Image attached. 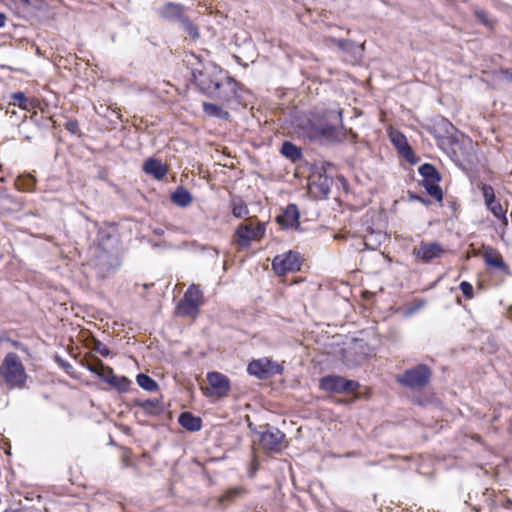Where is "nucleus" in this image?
<instances>
[{
	"instance_id": "obj_1",
	"label": "nucleus",
	"mask_w": 512,
	"mask_h": 512,
	"mask_svg": "<svg viewBox=\"0 0 512 512\" xmlns=\"http://www.w3.org/2000/svg\"><path fill=\"white\" fill-rule=\"evenodd\" d=\"M220 78L213 81L212 84L207 83L206 76L201 75L199 78V86L208 94L214 95L223 101H230L237 94V83L231 78L223 74L219 70Z\"/></svg>"
},
{
	"instance_id": "obj_2",
	"label": "nucleus",
	"mask_w": 512,
	"mask_h": 512,
	"mask_svg": "<svg viewBox=\"0 0 512 512\" xmlns=\"http://www.w3.org/2000/svg\"><path fill=\"white\" fill-rule=\"evenodd\" d=\"M0 375L5 379L10 387H22L27 379L24 366L15 353H9L5 356L1 366Z\"/></svg>"
},
{
	"instance_id": "obj_3",
	"label": "nucleus",
	"mask_w": 512,
	"mask_h": 512,
	"mask_svg": "<svg viewBox=\"0 0 512 512\" xmlns=\"http://www.w3.org/2000/svg\"><path fill=\"white\" fill-rule=\"evenodd\" d=\"M325 123L309 122L306 135L310 139H317L319 137L334 138L336 135V124H340L342 121L341 110L330 111L324 116Z\"/></svg>"
},
{
	"instance_id": "obj_4",
	"label": "nucleus",
	"mask_w": 512,
	"mask_h": 512,
	"mask_svg": "<svg viewBox=\"0 0 512 512\" xmlns=\"http://www.w3.org/2000/svg\"><path fill=\"white\" fill-rule=\"evenodd\" d=\"M266 227L264 223H254L252 221L240 224L234 233V241L240 249L250 247L252 241H259L265 235Z\"/></svg>"
},
{
	"instance_id": "obj_5",
	"label": "nucleus",
	"mask_w": 512,
	"mask_h": 512,
	"mask_svg": "<svg viewBox=\"0 0 512 512\" xmlns=\"http://www.w3.org/2000/svg\"><path fill=\"white\" fill-rule=\"evenodd\" d=\"M203 304V293L196 285H191L177 305V313L181 316L195 317Z\"/></svg>"
},
{
	"instance_id": "obj_6",
	"label": "nucleus",
	"mask_w": 512,
	"mask_h": 512,
	"mask_svg": "<svg viewBox=\"0 0 512 512\" xmlns=\"http://www.w3.org/2000/svg\"><path fill=\"white\" fill-rule=\"evenodd\" d=\"M207 381L209 387L202 388L205 396L219 399L228 395L230 380L226 375L216 371L208 372Z\"/></svg>"
},
{
	"instance_id": "obj_7",
	"label": "nucleus",
	"mask_w": 512,
	"mask_h": 512,
	"mask_svg": "<svg viewBox=\"0 0 512 512\" xmlns=\"http://www.w3.org/2000/svg\"><path fill=\"white\" fill-rule=\"evenodd\" d=\"M481 191L486 208L502 223L504 227H506L508 225L507 209L503 208L501 203L496 199L493 187L483 184L481 186Z\"/></svg>"
},
{
	"instance_id": "obj_8",
	"label": "nucleus",
	"mask_w": 512,
	"mask_h": 512,
	"mask_svg": "<svg viewBox=\"0 0 512 512\" xmlns=\"http://www.w3.org/2000/svg\"><path fill=\"white\" fill-rule=\"evenodd\" d=\"M301 261L298 253L293 251L285 252L274 257L272 261L273 270L277 275H285L300 269Z\"/></svg>"
},
{
	"instance_id": "obj_9",
	"label": "nucleus",
	"mask_w": 512,
	"mask_h": 512,
	"mask_svg": "<svg viewBox=\"0 0 512 512\" xmlns=\"http://www.w3.org/2000/svg\"><path fill=\"white\" fill-rule=\"evenodd\" d=\"M430 371L425 365H418L405 371L402 376L397 378L398 382L407 387H420L428 383Z\"/></svg>"
},
{
	"instance_id": "obj_10",
	"label": "nucleus",
	"mask_w": 512,
	"mask_h": 512,
	"mask_svg": "<svg viewBox=\"0 0 512 512\" xmlns=\"http://www.w3.org/2000/svg\"><path fill=\"white\" fill-rule=\"evenodd\" d=\"M358 384L351 380L337 375L325 376L320 381V388L326 392L343 393L353 392L357 389Z\"/></svg>"
},
{
	"instance_id": "obj_11",
	"label": "nucleus",
	"mask_w": 512,
	"mask_h": 512,
	"mask_svg": "<svg viewBox=\"0 0 512 512\" xmlns=\"http://www.w3.org/2000/svg\"><path fill=\"white\" fill-rule=\"evenodd\" d=\"M260 445L266 451L280 452L285 444V435L277 428H268L260 436Z\"/></svg>"
},
{
	"instance_id": "obj_12",
	"label": "nucleus",
	"mask_w": 512,
	"mask_h": 512,
	"mask_svg": "<svg viewBox=\"0 0 512 512\" xmlns=\"http://www.w3.org/2000/svg\"><path fill=\"white\" fill-rule=\"evenodd\" d=\"M444 253V248L437 242H421L412 251L416 259L425 263L440 258Z\"/></svg>"
},
{
	"instance_id": "obj_13",
	"label": "nucleus",
	"mask_w": 512,
	"mask_h": 512,
	"mask_svg": "<svg viewBox=\"0 0 512 512\" xmlns=\"http://www.w3.org/2000/svg\"><path fill=\"white\" fill-rule=\"evenodd\" d=\"M247 371L250 375L265 379L274 373H280V366L264 357L250 362Z\"/></svg>"
},
{
	"instance_id": "obj_14",
	"label": "nucleus",
	"mask_w": 512,
	"mask_h": 512,
	"mask_svg": "<svg viewBox=\"0 0 512 512\" xmlns=\"http://www.w3.org/2000/svg\"><path fill=\"white\" fill-rule=\"evenodd\" d=\"M299 211L296 205H288L282 214L277 216V222L283 228H297L299 226Z\"/></svg>"
},
{
	"instance_id": "obj_15",
	"label": "nucleus",
	"mask_w": 512,
	"mask_h": 512,
	"mask_svg": "<svg viewBox=\"0 0 512 512\" xmlns=\"http://www.w3.org/2000/svg\"><path fill=\"white\" fill-rule=\"evenodd\" d=\"M143 171L153 176L155 179L160 180L165 177L168 169L160 160L149 158L143 164Z\"/></svg>"
},
{
	"instance_id": "obj_16",
	"label": "nucleus",
	"mask_w": 512,
	"mask_h": 512,
	"mask_svg": "<svg viewBox=\"0 0 512 512\" xmlns=\"http://www.w3.org/2000/svg\"><path fill=\"white\" fill-rule=\"evenodd\" d=\"M390 139L398 151L407 159L413 154L407 143L406 137L402 133L398 131H391Z\"/></svg>"
},
{
	"instance_id": "obj_17",
	"label": "nucleus",
	"mask_w": 512,
	"mask_h": 512,
	"mask_svg": "<svg viewBox=\"0 0 512 512\" xmlns=\"http://www.w3.org/2000/svg\"><path fill=\"white\" fill-rule=\"evenodd\" d=\"M179 423L185 429L195 432L199 431L202 427V421L199 417L193 416L189 412H184L179 416Z\"/></svg>"
},
{
	"instance_id": "obj_18",
	"label": "nucleus",
	"mask_w": 512,
	"mask_h": 512,
	"mask_svg": "<svg viewBox=\"0 0 512 512\" xmlns=\"http://www.w3.org/2000/svg\"><path fill=\"white\" fill-rule=\"evenodd\" d=\"M485 263L491 267H495L499 270H506V265L502 259V256L495 250L488 248L484 252Z\"/></svg>"
},
{
	"instance_id": "obj_19",
	"label": "nucleus",
	"mask_w": 512,
	"mask_h": 512,
	"mask_svg": "<svg viewBox=\"0 0 512 512\" xmlns=\"http://www.w3.org/2000/svg\"><path fill=\"white\" fill-rule=\"evenodd\" d=\"M174 204L180 207H187L192 202V195L183 187H178L171 195Z\"/></svg>"
},
{
	"instance_id": "obj_20",
	"label": "nucleus",
	"mask_w": 512,
	"mask_h": 512,
	"mask_svg": "<svg viewBox=\"0 0 512 512\" xmlns=\"http://www.w3.org/2000/svg\"><path fill=\"white\" fill-rule=\"evenodd\" d=\"M161 15L167 19L183 18V7L176 3H167L161 9Z\"/></svg>"
},
{
	"instance_id": "obj_21",
	"label": "nucleus",
	"mask_w": 512,
	"mask_h": 512,
	"mask_svg": "<svg viewBox=\"0 0 512 512\" xmlns=\"http://www.w3.org/2000/svg\"><path fill=\"white\" fill-rule=\"evenodd\" d=\"M36 180L32 175H21L16 178L15 186L18 190L23 192H30L34 189Z\"/></svg>"
},
{
	"instance_id": "obj_22",
	"label": "nucleus",
	"mask_w": 512,
	"mask_h": 512,
	"mask_svg": "<svg viewBox=\"0 0 512 512\" xmlns=\"http://www.w3.org/2000/svg\"><path fill=\"white\" fill-rule=\"evenodd\" d=\"M419 173L424 178V183L438 182L440 180L439 173L431 164H423L419 167Z\"/></svg>"
},
{
	"instance_id": "obj_23",
	"label": "nucleus",
	"mask_w": 512,
	"mask_h": 512,
	"mask_svg": "<svg viewBox=\"0 0 512 512\" xmlns=\"http://www.w3.org/2000/svg\"><path fill=\"white\" fill-rule=\"evenodd\" d=\"M136 405L149 414H158L161 411L160 401L157 399L137 400Z\"/></svg>"
},
{
	"instance_id": "obj_24",
	"label": "nucleus",
	"mask_w": 512,
	"mask_h": 512,
	"mask_svg": "<svg viewBox=\"0 0 512 512\" xmlns=\"http://www.w3.org/2000/svg\"><path fill=\"white\" fill-rule=\"evenodd\" d=\"M281 153L286 158L295 161L301 158L300 149L291 142H284L281 148Z\"/></svg>"
},
{
	"instance_id": "obj_25",
	"label": "nucleus",
	"mask_w": 512,
	"mask_h": 512,
	"mask_svg": "<svg viewBox=\"0 0 512 512\" xmlns=\"http://www.w3.org/2000/svg\"><path fill=\"white\" fill-rule=\"evenodd\" d=\"M107 383L118 389L120 392H125L128 390L131 381L125 376L114 375L109 377V379L107 378Z\"/></svg>"
},
{
	"instance_id": "obj_26",
	"label": "nucleus",
	"mask_w": 512,
	"mask_h": 512,
	"mask_svg": "<svg viewBox=\"0 0 512 512\" xmlns=\"http://www.w3.org/2000/svg\"><path fill=\"white\" fill-rule=\"evenodd\" d=\"M203 110L207 115L221 118V119H226L229 116V113L227 111H225L221 107H219L215 104H211V103H204Z\"/></svg>"
},
{
	"instance_id": "obj_27",
	"label": "nucleus",
	"mask_w": 512,
	"mask_h": 512,
	"mask_svg": "<svg viewBox=\"0 0 512 512\" xmlns=\"http://www.w3.org/2000/svg\"><path fill=\"white\" fill-rule=\"evenodd\" d=\"M137 383L141 388L150 392L155 391L158 387L156 381L146 374H138Z\"/></svg>"
},
{
	"instance_id": "obj_28",
	"label": "nucleus",
	"mask_w": 512,
	"mask_h": 512,
	"mask_svg": "<svg viewBox=\"0 0 512 512\" xmlns=\"http://www.w3.org/2000/svg\"><path fill=\"white\" fill-rule=\"evenodd\" d=\"M315 189H318L319 194L321 196H327L330 191V184H329L328 179L326 177L325 178L319 177V183L313 181L310 184V190L312 192H314Z\"/></svg>"
},
{
	"instance_id": "obj_29",
	"label": "nucleus",
	"mask_w": 512,
	"mask_h": 512,
	"mask_svg": "<svg viewBox=\"0 0 512 512\" xmlns=\"http://www.w3.org/2000/svg\"><path fill=\"white\" fill-rule=\"evenodd\" d=\"M249 213L247 205L242 200H234L232 203V214L236 218H243Z\"/></svg>"
},
{
	"instance_id": "obj_30",
	"label": "nucleus",
	"mask_w": 512,
	"mask_h": 512,
	"mask_svg": "<svg viewBox=\"0 0 512 512\" xmlns=\"http://www.w3.org/2000/svg\"><path fill=\"white\" fill-rule=\"evenodd\" d=\"M181 25L184 31L192 38L197 39L199 37L198 29L188 18H181Z\"/></svg>"
},
{
	"instance_id": "obj_31",
	"label": "nucleus",
	"mask_w": 512,
	"mask_h": 512,
	"mask_svg": "<svg viewBox=\"0 0 512 512\" xmlns=\"http://www.w3.org/2000/svg\"><path fill=\"white\" fill-rule=\"evenodd\" d=\"M437 182L424 183L427 192L436 200H442L443 194L441 188L436 184Z\"/></svg>"
},
{
	"instance_id": "obj_32",
	"label": "nucleus",
	"mask_w": 512,
	"mask_h": 512,
	"mask_svg": "<svg viewBox=\"0 0 512 512\" xmlns=\"http://www.w3.org/2000/svg\"><path fill=\"white\" fill-rule=\"evenodd\" d=\"M13 102L10 104L18 105L20 108L26 110L28 108V100L24 93L22 92H16L13 93L11 96Z\"/></svg>"
},
{
	"instance_id": "obj_33",
	"label": "nucleus",
	"mask_w": 512,
	"mask_h": 512,
	"mask_svg": "<svg viewBox=\"0 0 512 512\" xmlns=\"http://www.w3.org/2000/svg\"><path fill=\"white\" fill-rule=\"evenodd\" d=\"M475 16L476 18L484 25L486 26H489L491 27L492 26V23L489 19V16L487 14V12H485L484 10H481V9H478L475 11Z\"/></svg>"
},
{
	"instance_id": "obj_34",
	"label": "nucleus",
	"mask_w": 512,
	"mask_h": 512,
	"mask_svg": "<svg viewBox=\"0 0 512 512\" xmlns=\"http://www.w3.org/2000/svg\"><path fill=\"white\" fill-rule=\"evenodd\" d=\"M201 75H205L206 76V81L209 84H212L215 79L220 78V73L217 70V68H214L213 71L210 74H208L206 72L199 73V76L196 78L198 83H199V78L201 77Z\"/></svg>"
},
{
	"instance_id": "obj_35",
	"label": "nucleus",
	"mask_w": 512,
	"mask_h": 512,
	"mask_svg": "<svg viewBox=\"0 0 512 512\" xmlns=\"http://www.w3.org/2000/svg\"><path fill=\"white\" fill-rule=\"evenodd\" d=\"M460 289L467 298L473 297V286L466 281L460 283Z\"/></svg>"
},
{
	"instance_id": "obj_36",
	"label": "nucleus",
	"mask_w": 512,
	"mask_h": 512,
	"mask_svg": "<svg viewBox=\"0 0 512 512\" xmlns=\"http://www.w3.org/2000/svg\"><path fill=\"white\" fill-rule=\"evenodd\" d=\"M101 368H102V372L99 373V378H101L104 382L107 383V378L109 379V377L114 376L115 374H114L112 368H110L106 365H101Z\"/></svg>"
},
{
	"instance_id": "obj_37",
	"label": "nucleus",
	"mask_w": 512,
	"mask_h": 512,
	"mask_svg": "<svg viewBox=\"0 0 512 512\" xmlns=\"http://www.w3.org/2000/svg\"><path fill=\"white\" fill-rule=\"evenodd\" d=\"M241 493V491L239 489H231L229 491H227L224 495H222L220 498H219V501L220 502H223L224 500H230L234 497H236L237 495H239Z\"/></svg>"
},
{
	"instance_id": "obj_38",
	"label": "nucleus",
	"mask_w": 512,
	"mask_h": 512,
	"mask_svg": "<svg viewBox=\"0 0 512 512\" xmlns=\"http://www.w3.org/2000/svg\"><path fill=\"white\" fill-rule=\"evenodd\" d=\"M101 365H104V363L99 360L95 364H89L88 369L99 377V373L102 372Z\"/></svg>"
},
{
	"instance_id": "obj_39",
	"label": "nucleus",
	"mask_w": 512,
	"mask_h": 512,
	"mask_svg": "<svg viewBox=\"0 0 512 512\" xmlns=\"http://www.w3.org/2000/svg\"><path fill=\"white\" fill-rule=\"evenodd\" d=\"M366 348H367V345L364 344L363 342L356 343L355 349L363 352V354H364L363 359L367 358L368 356H370L372 354L371 350H368L366 352Z\"/></svg>"
},
{
	"instance_id": "obj_40",
	"label": "nucleus",
	"mask_w": 512,
	"mask_h": 512,
	"mask_svg": "<svg viewBox=\"0 0 512 512\" xmlns=\"http://www.w3.org/2000/svg\"><path fill=\"white\" fill-rule=\"evenodd\" d=\"M6 22V16L3 13H0V27H3Z\"/></svg>"
},
{
	"instance_id": "obj_41",
	"label": "nucleus",
	"mask_w": 512,
	"mask_h": 512,
	"mask_svg": "<svg viewBox=\"0 0 512 512\" xmlns=\"http://www.w3.org/2000/svg\"><path fill=\"white\" fill-rule=\"evenodd\" d=\"M100 353L103 356H108L109 355V349L108 348H103V349L100 350Z\"/></svg>"
},
{
	"instance_id": "obj_42",
	"label": "nucleus",
	"mask_w": 512,
	"mask_h": 512,
	"mask_svg": "<svg viewBox=\"0 0 512 512\" xmlns=\"http://www.w3.org/2000/svg\"><path fill=\"white\" fill-rule=\"evenodd\" d=\"M364 244H365V246H366L367 248L374 249V247H372V246L370 245L369 238H365V240H364Z\"/></svg>"
}]
</instances>
